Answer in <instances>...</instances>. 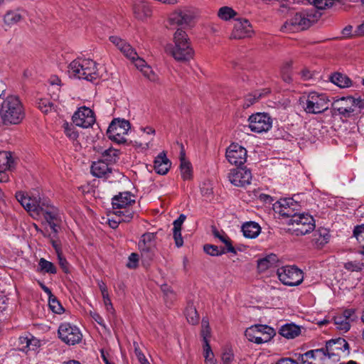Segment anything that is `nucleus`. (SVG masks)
<instances>
[{
	"instance_id": "obj_1",
	"label": "nucleus",
	"mask_w": 364,
	"mask_h": 364,
	"mask_svg": "<svg viewBox=\"0 0 364 364\" xmlns=\"http://www.w3.org/2000/svg\"><path fill=\"white\" fill-rule=\"evenodd\" d=\"M16 198L31 215H42L53 232H58V227L61 222V214L48 200L30 197L22 192L16 193Z\"/></svg>"
},
{
	"instance_id": "obj_2",
	"label": "nucleus",
	"mask_w": 364,
	"mask_h": 364,
	"mask_svg": "<svg viewBox=\"0 0 364 364\" xmlns=\"http://www.w3.org/2000/svg\"><path fill=\"white\" fill-rule=\"evenodd\" d=\"M23 105L18 97L8 96L0 107V118L4 125L19 124L24 118Z\"/></svg>"
},
{
	"instance_id": "obj_3",
	"label": "nucleus",
	"mask_w": 364,
	"mask_h": 364,
	"mask_svg": "<svg viewBox=\"0 0 364 364\" xmlns=\"http://www.w3.org/2000/svg\"><path fill=\"white\" fill-rule=\"evenodd\" d=\"M70 77L93 81L99 77L97 63L90 58H77L68 65Z\"/></svg>"
},
{
	"instance_id": "obj_4",
	"label": "nucleus",
	"mask_w": 364,
	"mask_h": 364,
	"mask_svg": "<svg viewBox=\"0 0 364 364\" xmlns=\"http://www.w3.org/2000/svg\"><path fill=\"white\" fill-rule=\"evenodd\" d=\"M174 46L171 53L177 61L186 62L193 58L194 50L186 31L177 29L173 35Z\"/></svg>"
},
{
	"instance_id": "obj_5",
	"label": "nucleus",
	"mask_w": 364,
	"mask_h": 364,
	"mask_svg": "<svg viewBox=\"0 0 364 364\" xmlns=\"http://www.w3.org/2000/svg\"><path fill=\"white\" fill-rule=\"evenodd\" d=\"M331 107L341 117L348 118L360 114L364 109V99L360 97H343L334 100Z\"/></svg>"
},
{
	"instance_id": "obj_6",
	"label": "nucleus",
	"mask_w": 364,
	"mask_h": 364,
	"mask_svg": "<svg viewBox=\"0 0 364 364\" xmlns=\"http://www.w3.org/2000/svg\"><path fill=\"white\" fill-rule=\"evenodd\" d=\"M329 103L326 94L311 92L306 97L304 109L308 114H320L328 109Z\"/></svg>"
},
{
	"instance_id": "obj_7",
	"label": "nucleus",
	"mask_w": 364,
	"mask_h": 364,
	"mask_svg": "<svg viewBox=\"0 0 364 364\" xmlns=\"http://www.w3.org/2000/svg\"><path fill=\"white\" fill-rule=\"evenodd\" d=\"M246 338L257 344L268 342L275 335L274 328L267 325H255L246 329Z\"/></svg>"
},
{
	"instance_id": "obj_8",
	"label": "nucleus",
	"mask_w": 364,
	"mask_h": 364,
	"mask_svg": "<svg viewBox=\"0 0 364 364\" xmlns=\"http://www.w3.org/2000/svg\"><path fill=\"white\" fill-rule=\"evenodd\" d=\"M156 247V235L154 232L143 234L139 241L138 247L142 261L149 264L154 257Z\"/></svg>"
},
{
	"instance_id": "obj_9",
	"label": "nucleus",
	"mask_w": 364,
	"mask_h": 364,
	"mask_svg": "<svg viewBox=\"0 0 364 364\" xmlns=\"http://www.w3.org/2000/svg\"><path fill=\"white\" fill-rule=\"evenodd\" d=\"M130 129V123L125 119H115L109 124L107 135L112 141L118 144L125 143L126 136Z\"/></svg>"
},
{
	"instance_id": "obj_10",
	"label": "nucleus",
	"mask_w": 364,
	"mask_h": 364,
	"mask_svg": "<svg viewBox=\"0 0 364 364\" xmlns=\"http://www.w3.org/2000/svg\"><path fill=\"white\" fill-rule=\"evenodd\" d=\"M279 280L287 286H297L303 279V272L294 265L284 266L277 269Z\"/></svg>"
},
{
	"instance_id": "obj_11",
	"label": "nucleus",
	"mask_w": 364,
	"mask_h": 364,
	"mask_svg": "<svg viewBox=\"0 0 364 364\" xmlns=\"http://www.w3.org/2000/svg\"><path fill=\"white\" fill-rule=\"evenodd\" d=\"M288 225H296L297 228L294 229V231L297 232V235H306L315 228V223L313 217L309 214H297L294 216L292 219H289L287 221Z\"/></svg>"
},
{
	"instance_id": "obj_12",
	"label": "nucleus",
	"mask_w": 364,
	"mask_h": 364,
	"mask_svg": "<svg viewBox=\"0 0 364 364\" xmlns=\"http://www.w3.org/2000/svg\"><path fill=\"white\" fill-rule=\"evenodd\" d=\"M59 338L68 345L78 343L82 339V333L77 327L69 323H63L58 328Z\"/></svg>"
},
{
	"instance_id": "obj_13",
	"label": "nucleus",
	"mask_w": 364,
	"mask_h": 364,
	"mask_svg": "<svg viewBox=\"0 0 364 364\" xmlns=\"http://www.w3.org/2000/svg\"><path fill=\"white\" fill-rule=\"evenodd\" d=\"M249 127L251 131L257 133L267 132L272 126L271 117L266 113L252 114L249 119Z\"/></svg>"
},
{
	"instance_id": "obj_14",
	"label": "nucleus",
	"mask_w": 364,
	"mask_h": 364,
	"mask_svg": "<svg viewBox=\"0 0 364 364\" xmlns=\"http://www.w3.org/2000/svg\"><path fill=\"white\" fill-rule=\"evenodd\" d=\"M316 18L314 11L302 10L295 14L291 18L290 23L297 30H304L311 26Z\"/></svg>"
},
{
	"instance_id": "obj_15",
	"label": "nucleus",
	"mask_w": 364,
	"mask_h": 364,
	"mask_svg": "<svg viewBox=\"0 0 364 364\" xmlns=\"http://www.w3.org/2000/svg\"><path fill=\"white\" fill-rule=\"evenodd\" d=\"M326 350L327 351L328 358L338 360L341 353L349 354V345L343 338H333L326 341Z\"/></svg>"
},
{
	"instance_id": "obj_16",
	"label": "nucleus",
	"mask_w": 364,
	"mask_h": 364,
	"mask_svg": "<svg viewBox=\"0 0 364 364\" xmlns=\"http://www.w3.org/2000/svg\"><path fill=\"white\" fill-rule=\"evenodd\" d=\"M194 19L193 12L191 10L181 8L172 12L168 18L171 25L180 26L183 28L191 26Z\"/></svg>"
},
{
	"instance_id": "obj_17",
	"label": "nucleus",
	"mask_w": 364,
	"mask_h": 364,
	"mask_svg": "<svg viewBox=\"0 0 364 364\" xmlns=\"http://www.w3.org/2000/svg\"><path fill=\"white\" fill-rule=\"evenodd\" d=\"M73 123L82 128H88L95 122L92 110L88 107H82L76 111L73 116Z\"/></svg>"
},
{
	"instance_id": "obj_18",
	"label": "nucleus",
	"mask_w": 364,
	"mask_h": 364,
	"mask_svg": "<svg viewBox=\"0 0 364 364\" xmlns=\"http://www.w3.org/2000/svg\"><path fill=\"white\" fill-rule=\"evenodd\" d=\"M226 158L231 164L242 165L247 159V150L238 144H231L227 149Z\"/></svg>"
},
{
	"instance_id": "obj_19",
	"label": "nucleus",
	"mask_w": 364,
	"mask_h": 364,
	"mask_svg": "<svg viewBox=\"0 0 364 364\" xmlns=\"http://www.w3.org/2000/svg\"><path fill=\"white\" fill-rule=\"evenodd\" d=\"M229 181L235 186H245L250 183L252 173L246 168H237L230 171L228 175Z\"/></svg>"
},
{
	"instance_id": "obj_20",
	"label": "nucleus",
	"mask_w": 364,
	"mask_h": 364,
	"mask_svg": "<svg viewBox=\"0 0 364 364\" xmlns=\"http://www.w3.org/2000/svg\"><path fill=\"white\" fill-rule=\"evenodd\" d=\"M252 32V26L247 19H238L234 23L231 38L241 39L250 37Z\"/></svg>"
},
{
	"instance_id": "obj_21",
	"label": "nucleus",
	"mask_w": 364,
	"mask_h": 364,
	"mask_svg": "<svg viewBox=\"0 0 364 364\" xmlns=\"http://www.w3.org/2000/svg\"><path fill=\"white\" fill-rule=\"evenodd\" d=\"M135 203V196L129 191L119 193L112 198L113 210L123 209Z\"/></svg>"
},
{
	"instance_id": "obj_22",
	"label": "nucleus",
	"mask_w": 364,
	"mask_h": 364,
	"mask_svg": "<svg viewBox=\"0 0 364 364\" xmlns=\"http://www.w3.org/2000/svg\"><path fill=\"white\" fill-rule=\"evenodd\" d=\"M109 41L129 59H134L136 56L135 50L124 40L117 36L109 37Z\"/></svg>"
},
{
	"instance_id": "obj_23",
	"label": "nucleus",
	"mask_w": 364,
	"mask_h": 364,
	"mask_svg": "<svg viewBox=\"0 0 364 364\" xmlns=\"http://www.w3.org/2000/svg\"><path fill=\"white\" fill-rule=\"evenodd\" d=\"M112 171V168L104 160L99 159L93 162L91 166V173L97 178H108Z\"/></svg>"
},
{
	"instance_id": "obj_24",
	"label": "nucleus",
	"mask_w": 364,
	"mask_h": 364,
	"mask_svg": "<svg viewBox=\"0 0 364 364\" xmlns=\"http://www.w3.org/2000/svg\"><path fill=\"white\" fill-rule=\"evenodd\" d=\"M154 163L155 171L161 175L166 174L171 167V162L164 153L159 154L156 157Z\"/></svg>"
},
{
	"instance_id": "obj_25",
	"label": "nucleus",
	"mask_w": 364,
	"mask_h": 364,
	"mask_svg": "<svg viewBox=\"0 0 364 364\" xmlns=\"http://www.w3.org/2000/svg\"><path fill=\"white\" fill-rule=\"evenodd\" d=\"M242 231L245 237L255 238L260 233L261 228L258 223L250 221L242 226Z\"/></svg>"
},
{
	"instance_id": "obj_26",
	"label": "nucleus",
	"mask_w": 364,
	"mask_h": 364,
	"mask_svg": "<svg viewBox=\"0 0 364 364\" xmlns=\"http://www.w3.org/2000/svg\"><path fill=\"white\" fill-rule=\"evenodd\" d=\"M279 332L283 337L291 339L298 336L301 333V329L294 323H287L280 328Z\"/></svg>"
},
{
	"instance_id": "obj_27",
	"label": "nucleus",
	"mask_w": 364,
	"mask_h": 364,
	"mask_svg": "<svg viewBox=\"0 0 364 364\" xmlns=\"http://www.w3.org/2000/svg\"><path fill=\"white\" fill-rule=\"evenodd\" d=\"M331 82L339 87H348L351 85V80L346 75L337 73L330 77Z\"/></svg>"
},
{
	"instance_id": "obj_28",
	"label": "nucleus",
	"mask_w": 364,
	"mask_h": 364,
	"mask_svg": "<svg viewBox=\"0 0 364 364\" xmlns=\"http://www.w3.org/2000/svg\"><path fill=\"white\" fill-rule=\"evenodd\" d=\"M119 152L117 149L109 148L102 152L101 160H104L109 166L115 164L119 159Z\"/></svg>"
},
{
	"instance_id": "obj_29",
	"label": "nucleus",
	"mask_w": 364,
	"mask_h": 364,
	"mask_svg": "<svg viewBox=\"0 0 364 364\" xmlns=\"http://www.w3.org/2000/svg\"><path fill=\"white\" fill-rule=\"evenodd\" d=\"M269 92V90H264L263 91H256L254 92V94H250L247 95L244 99V103L242 105L243 108H248L252 105H253L257 100H258L262 97L266 95Z\"/></svg>"
},
{
	"instance_id": "obj_30",
	"label": "nucleus",
	"mask_w": 364,
	"mask_h": 364,
	"mask_svg": "<svg viewBox=\"0 0 364 364\" xmlns=\"http://www.w3.org/2000/svg\"><path fill=\"white\" fill-rule=\"evenodd\" d=\"M114 215L119 218L122 222H129L134 217V211L129 207L123 209H117L113 211Z\"/></svg>"
},
{
	"instance_id": "obj_31",
	"label": "nucleus",
	"mask_w": 364,
	"mask_h": 364,
	"mask_svg": "<svg viewBox=\"0 0 364 364\" xmlns=\"http://www.w3.org/2000/svg\"><path fill=\"white\" fill-rule=\"evenodd\" d=\"M277 261L275 255H270L266 257L260 259L257 262V268L259 272H264L271 267Z\"/></svg>"
},
{
	"instance_id": "obj_32",
	"label": "nucleus",
	"mask_w": 364,
	"mask_h": 364,
	"mask_svg": "<svg viewBox=\"0 0 364 364\" xmlns=\"http://www.w3.org/2000/svg\"><path fill=\"white\" fill-rule=\"evenodd\" d=\"M237 15V12L229 6H222L218 11V16L223 21H229Z\"/></svg>"
},
{
	"instance_id": "obj_33",
	"label": "nucleus",
	"mask_w": 364,
	"mask_h": 364,
	"mask_svg": "<svg viewBox=\"0 0 364 364\" xmlns=\"http://www.w3.org/2000/svg\"><path fill=\"white\" fill-rule=\"evenodd\" d=\"M21 15L16 11L6 12L4 17V23L8 26H13L21 20Z\"/></svg>"
},
{
	"instance_id": "obj_34",
	"label": "nucleus",
	"mask_w": 364,
	"mask_h": 364,
	"mask_svg": "<svg viewBox=\"0 0 364 364\" xmlns=\"http://www.w3.org/2000/svg\"><path fill=\"white\" fill-rule=\"evenodd\" d=\"M40 271L43 273L56 274L57 269L51 262L46 260L44 258H41L38 262Z\"/></svg>"
},
{
	"instance_id": "obj_35",
	"label": "nucleus",
	"mask_w": 364,
	"mask_h": 364,
	"mask_svg": "<svg viewBox=\"0 0 364 364\" xmlns=\"http://www.w3.org/2000/svg\"><path fill=\"white\" fill-rule=\"evenodd\" d=\"M14 161L11 155L7 151H0V169H9Z\"/></svg>"
},
{
	"instance_id": "obj_36",
	"label": "nucleus",
	"mask_w": 364,
	"mask_h": 364,
	"mask_svg": "<svg viewBox=\"0 0 364 364\" xmlns=\"http://www.w3.org/2000/svg\"><path fill=\"white\" fill-rule=\"evenodd\" d=\"M181 174L183 180H189L192 177V168L191 164L185 159H181Z\"/></svg>"
},
{
	"instance_id": "obj_37",
	"label": "nucleus",
	"mask_w": 364,
	"mask_h": 364,
	"mask_svg": "<svg viewBox=\"0 0 364 364\" xmlns=\"http://www.w3.org/2000/svg\"><path fill=\"white\" fill-rule=\"evenodd\" d=\"M334 324L336 328L343 332H347L350 328V322L345 318V316L337 315L334 317Z\"/></svg>"
},
{
	"instance_id": "obj_38",
	"label": "nucleus",
	"mask_w": 364,
	"mask_h": 364,
	"mask_svg": "<svg viewBox=\"0 0 364 364\" xmlns=\"http://www.w3.org/2000/svg\"><path fill=\"white\" fill-rule=\"evenodd\" d=\"M185 314L188 323L193 325L198 323L199 316L196 308L193 305L187 306Z\"/></svg>"
},
{
	"instance_id": "obj_39",
	"label": "nucleus",
	"mask_w": 364,
	"mask_h": 364,
	"mask_svg": "<svg viewBox=\"0 0 364 364\" xmlns=\"http://www.w3.org/2000/svg\"><path fill=\"white\" fill-rule=\"evenodd\" d=\"M204 251L211 256H219L226 252H228L225 247H219L213 245H205L203 247Z\"/></svg>"
},
{
	"instance_id": "obj_40",
	"label": "nucleus",
	"mask_w": 364,
	"mask_h": 364,
	"mask_svg": "<svg viewBox=\"0 0 364 364\" xmlns=\"http://www.w3.org/2000/svg\"><path fill=\"white\" fill-rule=\"evenodd\" d=\"M213 234L215 237H218L221 242H223L225 245L224 247H225L228 252L232 253L236 252L234 247L232 245L230 242L229 237L226 235H225L224 233L221 234L217 230H214Z\"/></svg>"
},
{
	"instance_id": "obj_41",
	"label": "nucleus",
	"mask_w": 364,
	"mask_h": 364,
	"mask_svg": "<svg viewBox=\"0 0 364 364\" xmlns=\"http://www.w3.org/2000/svg\"><path fill=\"white\" fill-rule=\"evenodd\" d=\"M48 306L50 310L55 314H60L64 310L62 305L54 295L48 298Z\"/></svg>"
},
{
	"instance_id": "obj_42",
	"label": "nucleus",
	"mask_w": 364,
	"mask_h": 364,
	"mask_svg": "<svg viewBox=\"0 0 364 364\" xmlns=\"http://www.w3.org/2000/svg\"><path fill=\"white\" fill-rule=\"evenodd\" d=\"M39 109L43 113H48L53 109L54 104L49 99H40L38 102Z\"/></svg>"
},
{
	"instance_id": "obj_43",
	"label": "nucleus",
	"mask_w": 364,
	"mask_h": 364,
	"mask_svg": "<svg viewBox=\"0 0 364 364\" xmlns=\"http://www.w3.org/2000/svg\"><path fill=\"white\" fill-rule=\"evenodd\" d=\"M353 236L356 238L358 242L364 243V224L357 225L353 230ZM363 250L360 253L364 255V244L363 245Z\"/></svg>"
},
{
	"instance_id": "obj_44",
	"label": "nucleus",
	"mask_w": 364,
	"mask_h": 364,
	"mask_svg": "<svg viewBox=\"0 0 364 364\" xmlns=\"http://www.w3.org/2000/svg\"><path fill=\"white\" fill-rule=\"evenodd\" d=\"M36 343V338L32 337L28 338V336H20L18 338L19 348L21 350H26L27 348H33L31 347V343Z\"/></svg>"
},
{
	"instance_id": "obj_45",
	"label": "nucleus",
	"mask_w": 364,
	"mask_h": 364,
	"mask_svg": "<svg viewBox=\"0 0 364 364\" xmlns=\"http://www.w3.org/2000/svg\"><path fill=\"white\" fill-rule=\"evenodd\" d=\"M281 75L283 80L287 83H290L292 81L291 75V63H287L281 69Z\"/></svg>"
},
{
	"instance_id": "obj_46",
	"label": "nucleus",
	"mask_w": 364,
	"mask_h": 364,
	"mask_svg": "<svg viewBox=\"0 0 364 364\" xmlns=\"http://www.w3.org/2000/svg\"><path fill=\"white\" fill-rule=\"evenodd\" d=\"M203 348L205 364H215L214 354L211 350L210 344L204 345Z\"/></svg>"
},
{
	"instance_id": "obj_47",
	"label": "nucleus",
	"mask_w": 364,
	"mask_h": 364,
	"mask_svg": "<svg viewBox=\"0 0 364 364\" xmlns=\"http://www.w3.org/2000/svg\"><path fill=\"white\" fill-rule=\"evenodd\" d=\"M283 218H287L289 219H292L294 216H296L297 213L295 212L294 208L291 206H288L287 208H284V209H277L275 210Z\"/></svg>"
},
{
	"instance_id": "obj_48",
	"label": "nucleus",
	"mask_w": 364,
	"mask_h": 364,
	"mask_svg": "<svg viewBox=\"0 0 364 364\" xmlns=\"http://www.w3.org/2000/svg\"><path fill=\"white\" fill-rule=\"evenodd\" d=\"M64 132L65 135L71 140H75L78 137V133L73 125L68 124H64Z\"/></svg>"
},
{
	"instance_id": "obj_49",
	"label": "nucleus",
	"mask_w": 364,
	"mask_h": 364,
	"mask_svg": "<svg viewBox=\"0 0 364 364\" xmlns=\"http://www.w3.org/2000/svg\"><path fill=\"white\" fill-rule=\"evenodd\" d=\"M144 76L152 82H157L159 80L158 75L154 72L149 65L145 66L141 71Z\"/></svg>"
},
{
	"instance_id": "obj_50",
	"label": "nucleus",
	"mask_w": 364,
	"mask_h": 364,
	"mask_svg": "<svg viewBox=\"0 0 364 364\" xmlns=\"http://www.w3.org/2000/svg\"><path fill=\"white\" fill-rule=\"evenodd\" d=\"M202 327L201 335L203 338L204 345L209 344L208 338L210 336V329L208 326V322L205 319L202 320Z\"/></svg>"
},
{
	"instance_id": "obj_51",
	"label": "nucleus",
	"mask_w": 364,
	"mask_h": 364,
	"mask_svg": "<svg viewBox=\"0 0 364 364\" xmlns=\"http://www.w3.org/2000/svg\"><path fill=\"white\" fill-rule=\"evenodd\" d=\"M294 201L291 198H284L280 199L274 205V210H277V209H284V208H287L288 206H293Z\"/></svg>"
},
{
	"instance_id": "obj_52",
	"label": "nucleus",
	"mask_w": 364,
	"mask_h": 364,
	"mask_svg": "<svg viewBox=\"0 0 364 364\" xmlns=\"http://www.w3.org/2000/svg\"><path fill=\"white\" fill-rule=\"evenodd\" d=\"M223 364H231L234 360L233 352L231 349H225L221 355Z\"/></svg>"
},
{
	"instance_id": "obj_53",
	"label": "nucleus",
	"mask_w": 364,
	"mask_h": 364,
	"mask_svg": "<svg viewBox=\"0 0 364 364\" xmlns=\"http://www.w3.org/2000/svg\"><path fill=\"white\" fill-rule=\"evenodd\" d=\"M319 237L316 238L320 244H326L330 239L329 232L326 229H319L317 231Z\"/></svg>"
},
{
	"instance_id": "obj_54",
	"label": "nucleus",
	"mask_w": 364,
	"mask_h": 364,
	"mask_svg": "<svg viewBox=\"0 0 364 364\" xmlns=\"http://www.w3.org/2000/svg\"><path fill=\"white\" fill-rule=\"evenodd\" d=\"M102 298L107 313L114 316L115 311L109 297V294L102 296Z\"/></svg>"
},
{
	"instance_id": "obj_55",
	"label": "nucleus",
	"mask_w": 364,
	"mask_h": 364,
	"mask_svg": "<svg viewBox=\"0 0 364 364\" xmlns=\"http://www.w3.org/2000/svg\"><path fill=\"white\" fill-rule=\"evenodd\" d=\"M128 259L129 261L127 264V267L130 269H135L138 266L139 255L137 253H132Z\"/></svg>"
},
{
	"instance_id": "obj_56",
	"label": "nucleus",
	"mask_w": 364,
	"mask_h": 364,
	"mask_svg": "<svg viewBox=\"0 0 364 364\" xmlns=\"http://www.w3.org/2000/svg\"><path fill=\"white\" fill-rule=\"evenodd\" d=\"M173 238L177 247H181L183 244V240L181 237V229H173Z\"/></svg>"
},
{
	"instance_id": "obj_57",
	"label": "nucleus",
	"mask_w": 364,
	"mask_h": 364,
	"mask_svg": "<svg viewBox=\"0 0 364 364\" xmlns=\"http://www.w3.org/2000/svg\"><path fill=\"white\" fill-rule=\"evenodd\" d=\"M132 62H134L135 66L139 69L141 71L143 70V68H145V66L147 65L146 63L144 60L139 58L138 56V54L136 53V56L134 59H130Z\"/></svg>"
},
{
	"instance_id": "obj_58",
	"label": "nucleus",
	"mask_w": 364,
	"mask_h": 364,
	"mask_svg": "<svg viewBox=\"0 0 364 364\" xmlns=\"http://www.w3.org/2000/svg\"><path fill=\"white\" fill-rule=\"evenodd\" d=\"M161 290L163 291L165 296L168 299L169 298L171 300L174 299L175 294L173 291L171 289L170 287L167 284H164L161 287Z\"/></svg>"
},
{
	"instance_id": "obj_59",
	"label": "nucleus",
	"mask_w": 364,
	"mask_h": 364,
	"mask_svg": "<svg viewBox=\"0 0 364 364\" xmlns=\"http://www.w3.org/2000/svg\"><path fill=\"white\" fill-rule=\"evenodd\" d=\"M91 317L100 326H103L104 328H105V324L104 323V320L102 318V317L99 314H97V312H94V311H90V313Z\"/></svg>"
},
{
	"instance_id": "obj_60",
	"label": "nucleus",
	"mask_w": 364,
	"mask_h": 364,
	"mask_svg": "<svg viewBox=\"0 0 364 364\" xmlns=\"http://www.w3.org/2000/svg\"><path fill=\"white\" fill-rule=\"evenodd\" d=\"M58 257L60 266L61 267V268L63 269V271L65 272H68V263L67 260L65 259V258H64L62 256L61 253L58 254Z\"/></svg>"
},
{
	"instance_id": "obj_61",
	"label": "nucleus",
	"mask_w": 364,
	"mask_h": 364,
	"mask_svg": "<svg viewBox=\"0 0 364 364\" xmlns=\"http://www.w3.org/2000/svg\"><path fill=\"white\" fill-rule=\"evenodd\" d=\"M186 215L183 214L180 215V216L173 221V228L175 229H181V225L186 220Z\"/></svg>"
},
{
	"instance_id": "obj_62",
	"label": "nucleus",
	"mask_w": 364,
	"mask_h": 364,
	"mask_svg": "<svg viewBox=\"0 0 364 364\" xmlns=\"http://www.w3.org/2000/svg\"><path fill=\"white\" fill-rule=\"evenodd\" d=\"M314 350L318 351V353H315V355L317 358L323 360L326 358H328L327 351L326 350V347L324 348L315 349Z\"/></svg>"
},
{
	"instance_id": "obj_63",
	"label": "nucleus",
	"mask_w": 364,
	"mask_h": 364,
	"mask_svg": "<svg viewBox=\"0 0 364 364\" xmlns=\"http://www.w3.org/2000/svg\"><path fill=\"white\" fill-rule=\"evenodd\" d=\"M354 314V310L353 309H347L344 311L341 314H340L342 316H345V318H346L347 321L349 322L350 321H353V318L351 317Z\"/></svg>"
},
{
	"instance_id": "obj_64",
	"label": "nucleus",
	"mask_w": 364,
	"mask_h": 364,
	"mask_svg": "<svg viewBox=\"0 0 364 364\" xmlns=\"http://www.w3.org/2000/svg\"><path fill=\"white\" fill-rule=\"evenodd\" d=\"M276 364H298V363L291 358H285L279 359Z\"/></svg>"
}]
</instances>
